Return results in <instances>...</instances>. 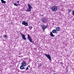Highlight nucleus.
<instances>
[{
  "label": "nucleus",
  "instance_id": "obj_22",
  "mask_svg": "<svg viewBox=\"0 0 74 74\" xmlns=\"http://www.w3.org/2000/svg\"><path fill=\"white\" fill-rule=\"evenodd\" d=\"M20 34H21L22 35V34L21 33V32H20Z\"/></svg>",
  "mask_w": 74,
  "mask_h": 74
},
{
  "label": "nucleus",
  "instance_id": "obj_23",
  "mask_svg": "<svg viewBox=\"0 0 74 74\" xmlns=\"http://www.w3.org/2000/svg\"><path fill=\"white\" fill-rule=\"evenodd\" d=\"M29 67H30V65H29L28 66Z\"/></svg>",
  "mask_w": 74,
  "mask_h": 74
},
{
  "label": "nucleus",
  "instance_id": "obj_13",
  "mask_svg": "<svg viewBox=\"0 0 74 74\" xmlns=\"http://www.w3.org/2000/svg\"><path fill=\"white\" fill-rule=\"evenodd\" d=\"M2 3H4V4L5 3L6 1H4L3 0H1Z\"/></svg>",
  "mask_w": 74,
  "mask_h": 74
},
{
  "label": "nucleus",
  "instance_id": "obj_6",
  "mask_svg": "<svg viewBox=\"0 0 74 74\" xmlns=\"http://www.w3.org/2000/svg\"><path fill=\"white\" fill-rule=\"evenodd\" d=\"M42 22L46 23L47 22V20L45 18H43L41 20Z\"/></svg>",
  "mask_w": 74,
  "mask_h": 74
},
{
  "label": "nucleus",
  "instance_id": "obj_19",
  "mask_svg": "<svg viewBox=\"0 0 74 74\" xmlns=\"http://www.w3.org/2000/svg\"><path fill=\"white\" fill-rule=\"evenodd\" d=\"M71 11H72V10H68V12H69V13H70V12H71Z\"/></svg>",
  "mask_w": 74,
  "mask_h": 74
},
{
  "label": "nucleus",
  "instance_id": "obj_16",
  "mask_svg": "<svg viewBox=\"0 0 74 74\" xmlns=\"http://www.w3.org/2000/svg\"><path fill=\"white\" fill-rule=\"evenodd\" d=\"M72 11L73 12L72 13V15H73V16H74V10H73Z\"/></svg>",
  "mask_w": 74,
  "mask_h": 74
},
{
  "label": "nucleus",
  "instance_id": "obj_17",
  "mask_svg": "<svg viewBox=\"0 0 74 74\" xmlns=\"http://www.w3.org/2000/svg\"><path fill=\"white\" fill-rule=\"evenodd\" d=\"M32 27H30V26L29 27V28L30 30H32Z\"/></svg>",
  "mask_w": 74,
  "mask_h": 74
},
{
  "label": "nucleus",
  "instance_id": "obj_4",
  "mask_svg": "<svg viewBox=\"0 0 74 74\" xmlns=\"http://www.w3.org/2000/svg\"><path fill=\"white\" fill-rule=\"evenodd\" d=\"M41 27H42V30H45V29H46L47 27V25H41Z\"/></svg>",
  "mask_w": 74,
  "mask_h": 74
},
{
  "label": "nucleus",
  "instance_id": "obj_7",
  "mask_svg": "<svg viewBox=\"0 0 74 74\" xmlns=\"http://www.w3.org/2000/svg\"><path fill=\"white\" fill-rule=\"evenodd\" d=\"M22 25H25V26H28V23H26L25 21H24L22 22Z\"/></svg>",
  "mask_w": 74,
  "mask_h": 74
},
{
  "label": "nucleus",
  "instance_id": "obj_18",
  "mask_svg": "<svg viewBox=\"0 0 74 74\" xmlns=\"http://www.w3.org/2000/svg\"><path fill=\"white\" fill-rule=\"evenodd\" d=\"M14 5H15V6H18V4L16 3H14Z\"/></svg>",
  "mask_w": 74,
  "mask_h": 74
},
{
  "label": "nucleus",
  "instance_id": "obj_2",
  "mask_svg": "<svg viewBox=\"0 0 74 74\" xmlns=\"http://www.w3.org/2000/svg\"><path fill=\"white\" fill-rule=\"evenodd\" d=\"M51 9L52 11L55 12L58 10V7L56 6H54L51 8Z\"/></svg>",
  "mask_w": 74,
  "mask_h": 74
},
{
  "label": "nucleus",
  "instance_id": "obj_15",
  "mask_svg": "<svg viewBox=\"0 0 74 74\" xmlns=\"http://www.w3.org/2000/svg\"><path fill=\"white\" fill-rule=\"evenodd\" d=\"M4 37H5V39H7L8 38V36L7 35H3Z\"/></svg>",
  "mask_w": 74,
  "mask_h": 74
},
{
  "label": "nucleus",
  "instance_id": "obj_8",
  "mask_svg": "<svg viewBox=\"0 0 74 74\" xmlns=\"http://www.w3.org/2000/svg\"><path fill=\"white\" fill-rule=\"evenodd\" d=\"M21 65L23 66H26V63L24 61H23V62L21 64Z\"/></svg>",
  "mask_w": 74,
  "mask_h": 74
},
{
  "label": "nucleus",
  "instance_id": "obj_20",
  "mask_svg": "<svg viewBox=\"0 0 74 74\" xmlns=\"http://www.w3.org/2000/svg\"><path fill=\"white\" fill-rule=\"evenodd\" d=\"M29 70V68H28V67H27L26 68V70Z\"/></svg>",
  "mask_w": 74,
  "mask_h": 74
},
{
  "label": "nucleus",
  "instance_id": "obj_3",
  "mask_svg": "<svg viewBox=\"0 0 74 74\" xmlns=\"http://www.w3.org/2000/svg\"><path fill=\"white\" fill-rule=\"evenodd\" d=\"M27 38L29 40V41H30V42H32V44H34V42H33L32 40V37L30 36L29 34L27 35Z\"/></svg>",
  "mask_w": 74,
  "mask_h": 74
},
{
  "label": "nucleus",
  "instance_id": "obj_1",
  "mask_svg": "<svg viewBox=\"0 0 74 74\" xmlns=\"http://www.w3.org/2000/svg\"><path fill=\"white\" fill-rule=\"evenodd\" d=\"M27 5L28 7V9H27V10H26V11L27 12H29V11H31V10H32V6L31 5H30L29 3H28L27 4Z\"/></svg>",
  "mask_w": 74,
  "mask_h": 74
},
{
  "label": "nucleus",
  "instance_id": "obj_25",
  "mask_svg": "<svg viewBox=\"0 0 74 74\" xmlns=\"http://www.w3.org/2000/svg\"><path fill=\"white\" fill-rule=\"evenodd\" d=\"M60 36V35H58V36Z\"/></svg>",
  "mask_w": 74,
  "mask_h": 74
},
{
  "label": "nucleus",
  "instance_id": "obj_12",
  "mask_svg": "<svg viewBox=\"0 0 74 74\" xmlns=\"http://www.w3.org/2000/svg\"><path fill=\"white\" fill-rule=\"evenodd\" d=\"M56 30L57 31H59L60 30V28L59 27H57L56 28Z\"/></svg>",
  "mask_w": 74,
  "mask_h": 74
},
{
  "label": "nucleus",
  "instance_id": "obj_21",
  "mask_svg": "<svg viewBox=\"0 0 74 74\" xmlns=\"http://www.w3.org/2000/svg\"><path fill=\"white\" fill-rule=\"evenodd\" d=\"M17 3H19V1H17Z\"/></svg>",
  "mask_w": 74,
  "mask_h": 74
},
{
  "label": "nucleus",
  "instance_id": "obj_9",
  "mask_svg": "<svg viewBox=\"0 0 74 74\" xmlns=\"http://www.w3.org/2000/svg\"><path fill=\"white\" fill-rule=\"evenodd\" d=\"M21 36H22V38L24 40H26V38L25 37V35H23V34H21Z\"/></svg>",
  "mask_w": 74,
  "mask_h": 74
},
{
  "label": "nucleus",
  "instance_id": "obj_5",
  "mask_svg": "<svg viewBox=\"0 0 74 74\" xmlns=\"http://www.w3.org/2000/svg\"><path fill=\"white\" fill-rule=\"evenodd\" d=\"M45 55L46 56V57H47L48 59H49L50 60H51V56H50V55H49V54H47L45 53Z\"/></svg>",
  "mask_w": 74,
  "mask_h": 74
},
{
  "label": "nucleus",
  "instance_id": "obj_14",
  "mask_svg": "<svg viewBox=\"0 0 74 74\" xmlns=\"http://www.w3.org/2000/svg\"><path fill=\"white\" fill-rule=\"evenodd\" d=\"M56 32V30L55 29H53L52 31V32L53 33H55Z\"/></svg>",
  "mask_w": 74,
  "mask_h": 74
},
{
  "label": "nucleus",
  "instance_id": "obj_24",
  "mask_svg": "<svg viewBox=\"0 0 74 74\" xmlns=\"http://www.w3.org/2000/svg\"><path fill=\"white\" fill-rule=\"evenodd\" d=\"M18 5H20V4H19V3H18Z\"/></svg>",
  "mask_w": 74,
  "mask_h": 74
},
{
  "label": "nucleus",
  "instance_id": "obj_10",
  "mask_svg": "<svg viewBox=\"0 0 74 74\" xmlns=\"http://www.w3.org/2000/svg\"><path fill=\"white\" fill-rule=\"evenodd\" d=\"M50 35L51 36V37H55V36L53 34V33H52V32H50Z\"/></svg>",
  "mask_w": 74,
  "mask_h": 74
},
{
  "label": "nucleus",
  "instance_id": "obj_11",
  "mask_svg": "<svg viewBox=\"0 0 74 74\" xmlns=\"http://www.w3.org/2000/svg\"><path fill=\"white\" fill-rule=\"evenodd\" d=\"M24 66L23 65H21L20 67V69L21 70H23L24 69Z\"/></svg>",
  "mask_w": 74,
  "mask_h": 74
}]
</instances>
